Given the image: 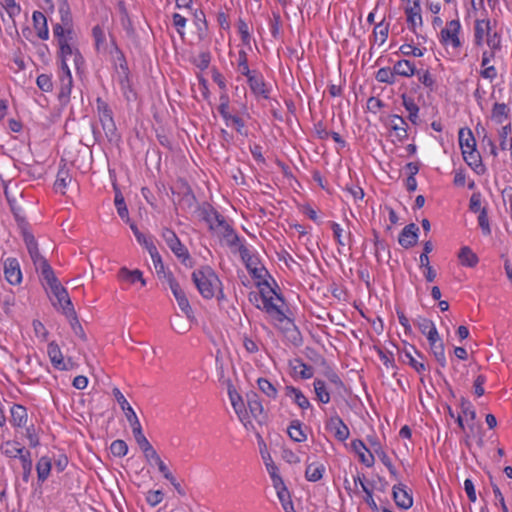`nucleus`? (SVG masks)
I'll list each match as a JSON object with an SVG mask.
<instances>
[{
    "instance_id": "4468645a",
    "label": "nucleus",
    "mask_w": 512,
    "mask_h": 512,
    "mask_svg": "<svg viewBox=\"0 0 512 512\" xmlns=\"http://www.w3.org/2000/svg\"><path fill=\"white\" fill-rule=\"evenodd\" d=\"M326 428L334 435L337 440L341 442L347 440L350 436V430L348 426L338 415H334L329 418V420L326 422Z\"/></svg>"
},
{
    "instance_id": "c85d7f7f",
    "label": "nucleus",
    "mask_w": 512,
    "mask_h": 512,
    "mask_svg": "<svg viewBox=\"0 0 512 512\" xmlns=\"http://www.w3.org/2000/svg\"><path fill=\"white\" fill-rule=\"evenodd\" d=\"M219 113L225 120L227 126H233L236 128L238 132L241 133L242 128L244 127V123L240 117L232 115L228 112L227 102L221 103V105L219 106Z\"/></svg>"
},
{
    "instance_id": "bb28decb",
    "label": "nucleus",
    "mask_w": 512,
    "mask_h": 512,
    "mask_svg": "<svg viewBox=\"0 0 512 512\" xmlns=\"http://www.w3.org/2000/svg\"><path fill=\"white\" fill-rule=\"evenodd\" d=\"M430 351L436 361L439 363L440 366L445 367L446 365V357H445V349L443 341L441 340L440 336L428 340Z\"/></svg>"
},
{
    "instance_id": "c03bdc74",
    "label": "nucleus",
    "mask_w": 512,
    "mask_h": 512,
    "mask_svg": "<svg viewBox=\"0 0 512 512\" xmlns=\"http://www.w3.org/2000/svg\"><path fill=\"white\" fill-rule=\"evenodd\" d=\"M97 110L103 126H113L112 112L104 101L100 99L97 100Z\"/></svg>"
},
{
    "instance_id": "e433bc0d",
    "label": "nucleus",
    "mask_w": 512,
    "mask_h": 512,
    "mask_svg": "<svg viewBox=\"0 0 512 512\" xmlns=\"http://www.w3.org/2000/svg\"><path fill=\"white\" fill-rule=\"evenodd\" d=\"M145 459L148 464L156 465L165 479L172 480V473L167 465L162 461L156 450L151 452V454H148Z\"/></svg>"
},
{
    "instance_id": "393cba45",
    "label": "nucleus",
    "mask_w": 512,
    "mask_h": 512,
    "mask_svg": "<svg viewBox=\"0 0 512 512\" xmlns=\"http://www.w3.org/2000/svg\"><path fill=\"white\" fill-rule=\"evenodd\" d=\"M286 395L302 410L311 408L309 399L302 393V391L293 386L286 387Z\"/></svg>"
},
{
    "instance_id": "8fccbe9b",
    "label": "nucleus",
    "mask_w": 512,
    "mask_h": 512,
    "mask_svg": "<svg viewBox=\"0 0 512 512\" xmlns=\"http://www.w3.org/2000/svg\"><path fill=\"white\" fill-rule=\"evenodd\" d=\"M293 370L302 379H310L311 377H313L314 374L313 368L300 360L295 361L293 365Z\"/></svg>"
},
{
    "instance_id": "7ed1b4c3",
    "label": "nucleus",
    "mask_w": 512,
    "mask_h": 512,
    "mask_svg": "<svg viewBox=\"0 0 512 512\" xmlns=\"http://www.w3.org/2000/svg\"><path fill=\"white\" fill-rule=\"evenodd\" d=\"M192 279L199 293L206 299L213 298L220 291V280L209 266L196 269Z\"/></svg>"
},
{
    "instance_id": "7c9ffc66",
    "label": "nucleus",
    "mask_w": 512,
    "mask_h": 512,
    "mask_svg": "<svg viewBox=\"0 0 512 512\" xmlns=\"http://www.w3.org/2000/svg\"><path fill=\"white\" fill-rule=\"evenodd\" d=\"M458 259L462 266L469 268L475 267L479 262L478 256L468 246H463L460 249L458 253Z\"/></svg>"
},
{
    "instance_id": "338daca9",
    "label": "nucleus",
    "mask_w": 512,
    "mask_h": 512,
    "mask_svg": "<svg viewBox=\"0 0 512 512\" xmlns=\"http://www.w3.org/2000/svg\"><path fill=\"white\" fill-rule=\"evenodd\" d=\"M163 497L164 495L161 490H151L146 495V501L150 506L155 507L162 502Z\"/></svg>"
},
{
    "instance_id": "e2e57ef3",
    "label": "nucleus",
    "mask_w": 512,
    "mask_h": 512,
    "mask_svg": "<svg viewBox=\"0 0 512 512\" xmlns=\"http://www.w3.org/2000/svg\"><path fill=\"white\" fill-rule=\"evenodd\" d=\"M238 71L246 76L247 79L253 75L249 69L247 55L244 51L239 52Z\"/></svg>"
},
{
    "instance_id": "ea45409f",
    "label": "nucleus",
    "mask_w": 512,
    "mask_h": 512,
    "mask_svg": "<svg viewBox=\"0 0 512 512\" xmlns=\"http://www.w3.org/2000/svg\"><path fill=\"white\" fill-rule=\"evenodd\" d=\"M402 103L406 111L408 112V118L413 124H417L419 116V107L415 103L414 99L410 96L403 95Z\"/></svg>"
},
{
    "instance_id": "f257e3e1",
    "label": "nucleus",
    "mask_w": 512,
    "mask_h": 512,
    "mask_svg": "<svg viewBox=\"0 0 512 512\" xmlns=\"http://www.w3.org/2000/svg\"><path fill=\"white\" fill-rule=\"evenodd\" d=\"M246 267L251 276L256 280L259 289L258 293L250 294V301L254 302L257 308L265 311L271 322L287 334L293 341L298 340L299 332L293 321L285 315L284 300L269 283L268 271L259 262L258 258L242 253Z\"/></svg>"
},
{
    "instance_id": "473e14b6",
    "label": "nucleus",
    "mask_w": 512,
    "mask_h": 512,
    "mask_svg": "<svg viewBox=\"0 0 512 512\" xmlns=\"http://www.w3.org/2000/svg\"><path fill=\"white\" fill-rule=\"evenodd\" d=\"M248 83H249V86H250L252 92L255 95L261 96L265 99H267L269 97V89L266 86L262 77L252 75L251 77L248 78Z\"/></svg>"
},
{
    "instance_id": "dca6fc26",
    "label": "nucleus",
    "mask_w": 512,
    "mask_h": 512,
    "mask_svg": "<svg viewBox=\"0 0 512 512\" xmlns=\"http://www.w3.org/2000/svg\"><path fill=\"white\" fill-rule=\"evenodd\" d=\"M4 275L11 285H18L22 281V272L19 262L15 258H8L4 262Z\"/></svg>"
},
{
    "instance_id": "6e6d98bb",
    "label": "nucleus",
    "mask_w": 512,
    "mask_h": 512,
    "mask_svg": "<svg viewBox=\"0 0 512 512\" xmlns=\"http://www.w3.org/2000/svg\"><path fill=\"white\" fill-rule=\"evenodd\" d=\"M172 24L176 29L179 36L183 39L185 37V28L187 24V19L179 13L172 14Z\"/></svg>"
},
{
    "instance_id": "c756f323",
    "label": "nucleus",
    "mask_w": 512,
    "mask_h": 512,
    "mask_svg": "<svg viewBox=\"0 0 512 512\" xmlns=\"http://www.w3.org/2000/svg\"><path fill=\"white\" fill-rule=\"evenodd\" d=\"M118 277L121 281L128 282L130 284H134L136 282H140L142 286L146 285V281L143 278V274L140 270H129L126 267H122L119 270Z\"/></svg>"
},
{
    "instance_id": "5fc2aeb1",
    "label": "nucleus",
    "mask_w": 512,
    "mask_h": 512,
    "mask_svg": "<svg viewBox=\"0 0 512 512\" xmlns=\"http://www.w3.org/2000/svg\"><path fill=\"white\" fill-rule=\"evenodd\" d=\"M115 206L117 208V212L119 216L126 221L127 223L130 222L129 213L127 206L125 204L124 198L121 193H116L115 195Z\"/></svg>"
},
{
    "instance_id": "58836bf2",
    "label": "nucleus",
    "mask_w": 512,
    "mask_h": 512,
    "mask_svg": "<svg viewBox=\"0 0 512 512\" xmlns=\"http://www.w3.org/2000/svg\"><path fill=\"white\" fill-rule=\"evenodd\" d=\"M313 387L316 398L320 403L327 404L330 402V393L325 381L317 378L313 382Z\"/></svg>"
},
{
    "instance_id": "4be33fe9",
    "label": "nucleus",
    "mask_w": 512,
    "mask_h": 512,
    "mask_svg": "<svg viewBox=\"0 0 512 512\" xmlns=\"http://www.w3.org/2000/svg\"><path fill=\"white\" fill-rule=\"evenodd\" d=\"M26 451L19 442L14 440H6L0 444L1 454L10 459L20 458Z\"/></svg>"
},
{
    "instance_id": "de8ad7c7",
    "label": "nucleus",
    "mask_w": 512,
    "mask_h": 512,
    "mask_svg": "<svg viewBox=\"0 0 512 512\" xmlns=\"http://www.w3.org/2000/svg\"><path fill=\"white\" fill-rule=\"evenodd\" d=\"M375 78L380 83H385V84H389V85L396 83V76L394 74L393 68H389V67L380 68L376 72Z\"/></svg>"
},
{
    "instance_id": "3c124183",
    "label": "nucleus",
    "mask_w": 512,
    "mask_h": 512,
    "mask_svg": "<svg viewBox=\"0 0 512 512\" xmlns=\"http://www.w3.org/2000/svg\"><path fill=\"white\" fill-rule=\"evenodd\" d=\"M19 459L23 470V480L27 482L31 476L33 466L31 453L27 450Z\"/></svg>"
},
{
    "instance_id": "09e8293b",
    "label": "nucleus",
    "mask_w": 512,
    "mask_h": 512,
    "mask_svg": "<svg viewBox=\"0 0 512 512\" xmlns=\"http://www.w3.org/2000/svg\"><path fill=\"white\" fill-rule=\"evenodd\" d=\"M512 128L510 124L504 125L499 131L500 147L502 150L512 149Z\"/></svg>"
},
{
    "instance_id": "774afa93",
    "label": "nucleus",
    "mask_w": 512,
    "mask_h": 512,
    "mask_svg": "<svg viewBox=\"0 0 512 512\" xmlns=\"http://www.w3.org/2000/svg\"><path fill=\"white\" fill-rule=\"evenodd\" d=\"M367 441L370 445V450L373 452L374 456L384 451L381 442L376 436H368Z\"/></svg>"
},
{
    "instance_id": "0e129e2a",
    "label": "nucleus",
    "mask_w": 512,
    "mask_h": 512,
    "mask_svg": "<svg viewBox=\"0 0 512 512\" xmlns=\"http://www.w3.org/2000/svg\"><path fill=\"white\" fill-rule=\"evenodd\" d=\"M37 86L43 92H50L53 89L52 79L47 74H40L36 80Z\"/></svg>"
},
{
    "instance_id": "f8f14e48",
    "label": "nucleus",
    "mask_w": 512,
    "mask_h": 512,
    "mask_svg": "<svg viewBox=\"0 0 512 512\" xmlns=\"http://www.w3.org/2000/svg\"><path fill=\"white\" fill-rule=\"evenodd\" d=\"M497 51L498 50L488 49L484 50L481 55L480 75L483 79L489 80L490 82L494 81L498 76L497 69L492 64Z\"/></svg>"
},
{
    "instance_id": "a19ab883",
    "label": "nucleus",
    "mask_w": 512,
    "mask_h": 512,
    "mask_svg": "<svg viewBox=\"0 0 512 512\" xmlns=\"http://www.w3.org/2000/svg\"><path fill=\"white\" fill-rule=\"evenodd\" d=\"M331 229L333 231V237L339 246H346L350 242L351 234L349 231H345L340 224L332 222Z\"/></svg>"
},
{
    "instance_id": "a18cd8bd",
    "label": "nucleus",
    "mask_w": 512,
    "mask_h": 512,
    "mask_svg": "<svg viewBox=\"0 0 512 512\" xmlns=\"http://www.w3.org/2000/svg\"><path fill=\"white\" fill-rule=\"evenodd\" d=\"M257 385L259 390L269 399L275 400L277 398L278 390L268 379L258 378Z\"/></svg>"
},
{
    "instance_id": "4d7b16f0",
    "label": "nucleus",
    "mask_w": 512,
    "mask_h": 512,
    "mask_svg": "<svg viewBox=\"0 0 512 512\" xmlns=\"http://www.w3.org/2000/svg\"><path fill=\"white\" fill-rule=\"evenodd\" d=\"M70 182V177L68 173L64 170H60L57 175V179L54 183V189L56 192H60L61 194H64V191Z\"/></svg>"
},
{
    "instance_id": "bf43d9fd",
    "label": "nucleus",
    "mask_w": 512,
    "mask_h": 512,
    "mask_svg": "<svg viewBox=\"0 0 512 512\" xmlns=\"http://www.w3.org/2000/svg\"><path fill=\"white\" fill-rule=\"evenodd\" d=\"M110 451L114 456L123 457L128 453V446L123 440H115L110 445Z\"/></svg>"
},
{
    "instance_id": "6ab92c4d",
    "label": "nucleus",
    "mask_w": 512,
    "mask_h": 512,
    "mask_svg": "<svg viewBox=\"0 0 512 512\" xmlns=\"http://www.w3.org/2000/svg\"><path fill=\"white\" fill-rule=\"evenodd\" d=\"M393 497L396 505L401 509H409L413 505V499L408 489L403 484L393 487Z\"/></svg>"
},
{
    "instance_id": "79ce46f5",
    "label": "nucleus",
    "mask_w": 512,
    "mask_h": 512,
    "mask_svg": "<svg viewBox=\"0 0 512 512\" xmlns=\"http://www.w3.org/2000/svg\"><path fill=\"white\" fill-rule=\"evenodd\" d=\"M388 33L389 23L381 21L380 23L376 24L373 30L374 43L378 44L379 46L383 45L388 38Z\"/></svg>"
},
{
    "instance_id": "4c0bfd02",
    "label": "nucleus",
    "mask_w": 512,
    "mask_h": 512,
    "mask_svg": "<svg viewBox=\"0 0 512 512\" xmlns=\"http://www.w3.org/2000/svg\"><path fill=\"white\" fill-rule=\"evenodd\" d=\"M52 467L51 459L47 456H42L37 464H36V471H37V477L40 482H44L47 480V478L50 475Z\"/></svg>"
},
{
    "instance_id": "412c9836",
    "label": "nucleus",
    "mask_w": 512,
    "mask_h": 512,
    "mask_svg": "<svg viewBox=\"0 0 512 512\" xmlns=\"http://www.w3.org/2000/svg\"><path fill=\"white\" fill-rule=\"evenodd\" d=\"M389 127L393 130L398 141L403 142L408 138V125L403 117L391 115L389 117Z\"/></svg>"
},
{
    "instance_id": "423d86ee",
    "label": "nucleus",
    "mask_w": 512,
    "mask_h": 512,
    "mask_svg": "<svg viewBox=\"0 0 512 512\" xmlns=\"http://www.w3.org/2000/svg\"><path fill=\"white\" fill-rule=\"evenodd\" d=\"M462 25L459 19L447 21L439 33V42L445 48L458 50L462 46Z\"/></svg>"
},
{
    "instance_id": "ddd939ff",
    "label": "nucleus",
    "mask_w": 512,
    "mask_h": 512,
    "mask_svg": "<svg viewBox=\"0 0 512 512\" xmlns=\"http://www.w3.org/2000/svg\"><path fill=\"white\" fill-rule=\"evenodd\" d=\"M351 450L357 455L359 461L366 467L370 468L375 464V456L373 452L367 448L360 439H355L350 443Z\"/></svg>"
},
{
    "instance_id": "2f4dec72",
    "label": "nucleus",
    "mask_w": 512,
    "mask_h": 512,
    "mask_svg": "<svg viewBox=\"0 0 512 512\" xmlns=\"http://www.w3.org/2000/svg\"><path fill=\"white\" fill-rule=\"evenodd\" d=\"M395 76L412 77L416 73L415 65L409 60H399L393 65Z\"/></svg>"
},
{
    "instance_id": "39448f33",
    "label": "nucleus",
    "mask_w": 512,
    "mask_h": 512,
    "mask_svg": "<svg viewBox=\"0 0 512 512\" xmlns=\"http://www.w3.org/2000/svg\"><path fill=\"white\" fill-rule=\"evenodd\" d=\"M44 279L46 280L47 285L50 288V292L55 299L53 301L54 307L61 310L66 316L74 315V308L69 298L68 292L55 277L54 273H52L51 276L49 275L45 277Z\"/></svg>"
},
{
    "instance_id": "1a4fd4ad",
    "label": "nucleus",
    "mask_w": 512,
    "mask_h": 512,
    "mask_svg": "<svg viewBox=\"0 0 512 512\" xmlns=\"http://www.w3.org/2000/svg\"><path fill=\"white\" fill-rule=\"evenodd\" d=\"M461 413L457 415L456 422L458 426L465 431L466 427L469 430L470 434H474L476 431V411L473 408L472 404L465 399L461 400L460 404Z\"/></svg>"
},
{
    "instance_id": "aec40b11",
    "label": "nucleus",
    "mask_w": 512,
    "mask_h": 512,
    "mask_svg": "<svg viewBox=\"0 0 512 512\" xmlns=\"http://www.w3.org/2000/svg\"><path fill=\"white\" fill-rule=\"evenodd\" d=\"M404 12L406 15V21L409 29L416 33V30L423 25V19L421 15V6L413 5L409 7H404Z\"/></svg>"
},
{
    "instance_id": "603ef678",
    "label": "nucleus",
    "mask_w": 512,
    "mask_h": 512,
    "mask_svg": "<svg viewBox=\"0 0 512 512\" xmlns=\"http://www.w3.org/2000/svg\"><path fill=\"white\" fill-rule=\"evenodd\" d=\"M53 34L58 40V44L62 43V40L65 42L68 40H73V32L70 28H64L63 26L57 24L53 28Z\"/></svg>"
},
{
    "instance_id": "a878e982",
    "label": "nucleus",
    "mask_w": 512,
    "mask_h": 512,
    "mask_svg": "<svg viewBox=\"0 0 512 512\" xmlns=\"http://www.w3.org/2000/svg\"><path fill=\"white\" fill-rule=\"evenodd\" d=\"M414 323L420 332L426 336L427 340L433 339L439 335L435 324L430 319L419 316L414 320Z\"/></svg>"
},
{
    "instance_id": "49530a36",
    "label": "nucleus",
    "mask_w": 512,
    "mask_h": 512,
    "mask_svg": "<svg viewBox=\"0 0 512 512\" xmlns=\"http://www.w3.org/2000/svg\"><path fill=\"white\" fill-rule=\"evenodd\" d=\"M218 226H220V227L216 228L213 231L218 236L223 237L227 243L232 244L236 239V235H235L232 227L227 223L226 220L224 222H220V224H218Z\"/></svg>"
},
{
    "instance_id": "cd10ccee",
    "label": "nucleus",
    "mask_w": 512,
    "mask_h": 512,
    "mask_svg": "<svg viewBox=\"0 0 512 512\" xmlns=\"http://www.w3.org/2000/svg\"><path fill=\"white\" fill-rule=\"evenodd\" d=\"M32 20L38 37L42 40H47L49 37V30L47 27V20L45 15L42 12L34 11Z\"/></svg>"
},
{
    "instance_id": "f03ea898",
    "label": "nucleus",
    "mask_w": 512,
    "mask_h": 512,
    "mask_svg": "<svg viewBox=\"0 0 512 512\" xmlns=\"http://www.w3.org/2000/svg\"><path fill=\"white\" fill-rule=\"evenodd\" d=\"M485 44L491 50L501 49V35L494 30L487 15L476 18L473 24V45L482 48Z\"/></svg>"
},
{
    "instance_id": "f704fd0d",
    "label": "nucleus",
    "mask_w": 512,
    "mask_h": 512,
    "mask_svg": "<svg viewBox=\"0 0 512 512\" xmlns=\"http://www.w3.org/2000/svg\"><path fill=\"white\" fill-rule=\"evenodd\" d=\"M276 490L277 497L282 505L285 512H295L290 493L285 484L274 488Z\"/></svg>"
},
{
    "instance_id": "9b49d317",
    "label": "nucleus",
    "mask_w": 512,
    "mask_h": 512,
    "mask_svg": "<svg viewBox=\"0 0 512 512\" xmlns=\"http://www.w3.org/2000/svg\"><path fill=\"white\" fill-rule=\"evenodd\" d=\"M162 237L176 257L181 259L183 262L189 258L188 250L180 242L174 231L166 228L162 232Z\"/></svg>"
},
{
    "instance_id": "680f3d73",
    "label": "nucleus",
    "mask_w": 512,
    "mask_h": 512,
    "mask_svg": "<svg viewBox=\"0 0 512 512\" xmlns=\"http://www.w3.org/2000/svg\"><path fill=\"white\" fill-rule=\"evenodd\" d=\"M270 478H271V481H272V485L273 487H277V486H280L282 484H285L284 483V480L282 479L280 473H279V468L277 465H268V468H266Z\"/></svg>"
},
{
    "instance_id": "0eeeda50",
    "label": "nucleus",
    "mask_w": 512,
    "mask_h": 512,
    "mask_svg": "<svg viewBox=\"0 0 512 512\" xmlns=\"http://www.w3.org/2000/svg\"><path fill=\"white\" fill-rule=\"evenodd\" d=\"M24 241L36 269L41 271L44 278L49 275L51 276L53 270L47 261L40 255L34 236L26 233L24 234Z\"/></svg>"
},
{
    "instance_id": "6e6552de",
    "label": "nucleus",
    "mask_w": 512,
    "mask_h": 512,
    "mask_svg": "<svg viewBox=\"0 0 512 512\" xmlns=\"http://www.w3.org/2000/svg\"><path fill=\"white\" fill-rule=\"evenodd\" d=\"M163 278L165 280V283L170 288L172 294L174 295L179 308L181 311L187 316V318H192V308L190 306V303L186 297L185 292L180 287L179 283L175 280L173 275L171 273H165L163 275Z\"/></svg>"
},
{
    "instance_id": "f3484780",
    "label": "nucleus",
    "mask_w": 512,
    "mask_h": 512,
    "mask_svg": "<svg viewBox=\"0 0 512 512\" xmlns=\"http://www.w3.org/2000/svg\"><path fill=\"white\" fill-rule=\"evenodd\" d=\"M47 354L52 365L58 370H69L70 361H65L60 347L55 342H50L47 347Z\"/></svg>"
},
{
    "instance_id": "5701e85b",
    "label": "nucleus",
    "mask_w": 512,
    "mask_h": 512,
    "mask_svg": "<svg viewBox=\"0 0 512 512\" xmlns=\"http://www.w3.org/2000/svg\"><path fill=\"white\" fill-rule=\"evenodd\" d=\"M28 421V413L24 406L14 404L10 408V423L15 428H22L26 426Z\"/></svg>"
},
{
    "instance_id": "c9c22d12",
    "label": "nucleus",
    "mask_w": 512,
    "mask_h": 512,
    "mask_svg": "<svg viewBox=\"0 0 512 512\" xmlns=\"http://www.w3.org/2000/svg\"><path fill=\"white\" fill-rule=\"evenodd\" d=\"M113 395L115 396L119 406L124 412L128 422L138 418L135 411L133 410V408L131 407V405L129 404V402L126 400V398L119 389L115 388L113 390Z\"/></svg>"
},
{
    "instance_id": "052dcab7",
    "label": "nucleus",
    "mask_w": 512,
    "mask_h": 512,
    "mask_svg": "<svg viewBox=\"0 0 512 512\" xmlns=\"http://www.w3.org/2000/svg\"><path fill=\"white\" fill-rule=\"evenodd\" d=\"M151 259H152V262L155 266V269L157 270V272L159 273L160 271H163L164 270V265H163V262H162V259H161V256L157 250V247L154 245H150L147 249Z\"/></svg>"
},
{
    "instance_id": "37998d69",
    "label": "nucleus",
    "mask_w": 512,
    "mask_h": 512,
    "mask_svg": "<svg viewBox=\"0 0 512 512\" xmlns=\"http://www.w3.org/2000/svg\"><path fill=\"white\" fill-rule=\"evenodd\" d=\"M287 433L293 441L298 443L304 442L307 439V435L302 429V424L297 420L291 422Z\"/></svg>"
},
{
    "instance_id": "a211bd4d",
    "label": "nucleus",
    "mask_w": 512,
    "mask_h": 512,
    "mask_svg": "<svg viewBox=\"0 0 512 512\" xmlns=\"http://www.w3.org/2000/svg\"><path fill=\"white\" fill-rule=\"evenodd\" d=\"M418 232L419 228L414 223L406 225L399 235V244L404 248L414 246L418 240Z\"/></svg>"
},
{
    "instance_id": "b1692460",
    "label": "nucleus",
    "mask_w": 512,
    "mask_h": 512,
    "mask_svg": "<svg viewBox=\"0 0 512 512\" xmlns=\"http://www.w3.org/2000/svg\"><path fill=\"white\" fill-rule=\"evenodd\" d=\"M414 353L417 354L419 357H422L415 349L414 346L410 345L409 348H406L401 353V358L404 363L409 364L415 371L418 373H421L426 370V366L423 362L418 361L414 357Z\"/></svg>"
},
{
    "instance_id": "69168bd1",
    "label": "nucleus",
    "mask_w": 512,
    "mask_h": 512,
    "mask_svg": "<svg viewBox=\"0 0 512 512\" xmlns=\"http://www.w3.org/2000/svg\"><path fill=\"white\" fill-rule=\"evenodd\" d=\"M478 224H479V227L481 228L482 233L484 235L488 236L491 234L489 219H488L487 211L485 208H483L479 213Z\"/></svg>"
},
{
    "instance_id": "864d4df0",
    "label": "nucleus",
    "mask_w": 512,
    "mask_h": 512,
    "mask_svg": "<svg viewBox=\"0 0 512 512\" xmlns=\"http://www.w3.org/2000/svg\"><path fill=\"white\" fill-rule=\"evenodd\" d=\"M492 119L502 124L507 119V106L503 103H496L492 109Z\"/></svg>"
},
{
    "instance_id": "72a5a7b5",
    "label": "nucleus",
    "mask_w": 512,
    "mask_h": 512,
    "mask_svg": "<svg viewBox=\"0 0 512 512\" xmlns=\"http://www.w3.org/2000/svg\"><path fill=\"white\" fill-rule=\"evenodd\" d=\"M325 473V466L320 462H313L306 466L305 478L310 482H317L322 479Z\"/></svg>"
},
{
    "instance_id": "2eb2a0df",
    "label": "nucleus",
    "mask_w": 512,
    "mask_h": 512,
    "mask_svg": "<svg viewBox=\"0 0 512 512\" xmlns=\"http://www.w3.org/2000/svg\"><path fill=\"white\" fill-rule=\"evenodd\" d=\"M58 78L60 87L59 98L62 101H66L69 99L73 85L72 74L68 65L60 67Z\"/></svg>"
},
{
    "instance_id": "9d476101",
    "label": "nucleus",
    "mask_w": 512,
    "mask_h": 512,
    "mask_svg": "<svg viewBox=\"0 0 512 512\" xmlns=\"http://www.w3.org/2000/svg\"><path fill=\"white\" fill-rule=\"evenodd\" d=\"M60 48V56H61V66L64 67V65H68L69 61H72L75 68L79 69L80 66L83 64V58L78 51V49L74 46L73 40L64 41L62 40V43L59 44Z\"/></svg>"
},
{
    "instance_id": "13d9d810",
    "label": "nucleus",
    "mask_w": 512,
    "mask_h": 512,
    "mask_svg": "<svg viewBox=\"0 0 512 512\" xmlns=\"http://www.w3.org/2000/svg\"><path fill=\"white\" fill-rule=\"evenodd\" d=\"M400 52L404 56L422 57L426 49L418 48L412 44L405 43L400 46Z\"/></svg>"
},
{
    "instance_id": "20e7f679",
    "label": "nucleus",
    "mask_w": 512,
    "mask_h": 512,
    "mask_svg": "<svg viewBox=\"0 0 512 512\" xmlns=\"http://www.w3.org/2000/svg\"><path fill=\"white\" fill-rule=\"evenodd\" d=\"M459 145L464 161L477 173L482 170L481 157L476 150V141L470 129L459 130Z\"/></svg>"
}]
</instances>
